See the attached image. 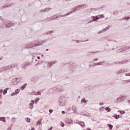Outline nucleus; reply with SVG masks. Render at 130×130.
<instances>
[{
	"instance_id": "1",
	"label": "nucleus",
	"mask_w": 130,
	"mask_h": 130,
	"mask_svg": "<svg viewBox=\"0 0 130 130\" xmlns=\"http://www.w3.org/2000/svg\"><path fill=\"white\" fill-rule=\"evenodd\" d=\"M84 7V5H79L77 7H76L73 11L69 12L68 13H67L66 15L61 16L60 15V17H66V16H69V15H71V14H73V13H74V12H76V11H79L80 9L81 8H83Z\"/></svg>"
},
{
	"instance_id": "2",
	"label": "nucleus",
	"mask_w": 130,
	"mask_h": 130,
	"mask_svg": "<svg viewBox=\"0 0 130 130\" xmlns=\"http://www.w3.org/2000/svg\"><path fill=\"white\" fill-rule=\"evenodd\" d=\"M12 83L14 85H17V84H19V83H20V78H15L13 79Z\"/></svg>"
},
{
	"instance_id": "3",
	"label": "nucleus",
	"mask_w": 130,
	"mask_h": 130,
	"mask_svg": "<svg viewBox=\"0 0 130 130\" xmlns=\"http://www.w3.org/2000/svg\"><path fill=\"white\" fill-rule=\"evenodd\" d=\"M34 103H35V101L33 100H31L30 101V103L29 104V108H30V109H33V108H34V107L33 106V105H34Z\"/></svg>"
},
{
	"instance_id": "4",
	"label": "nucleus",
	"mask_w": 130,
	"mask_h": 130,
	"mask_svg": "<svg viewBox=\"0 0 130 130\" xmlns=\"http://www.w3.org/2000/svg\"><path fill=\"white\" fill-rule=\"evenodd\" d=\"M58 104L60 105V106H64V105H66V102L63 100L59 99L58 102Z\"/></svg>"
},
{
	"instance_id": "5",
	"label": "nucleus",
	"mask_w": 130,
	"mask_h": 130,
	"mask_svg": "<svg viewBox=\"0 0 130 130\" xmlns=\"http://www.w3.org/2000/svg\"><path fill=\"white\" fill-rule=\"evenodd\" d=\"M130 47H125L119 49V51L120 52H122L123 51H125V50H127V49H129Z\"/></svg>"
},
{
	"instance_id": "6",
	"label": "nucleus",
	"mask_w": 130,
	"mask_h": 130,
	"mask_svg": "<svg viewBox=\"0 0 130 130\" xmlns=\"http://www.w3.org/2000/svg\"><path fill=\"white\" fill-rule=\"evenodd\" d=\"M127 71V70L126 69H120L117 72V74H118V75H119V74H122V73H126Z\"/></svg>"
},
{
	"instance_id": "7",
	"label": "nucleus",
	"mask_w": 130,
	"mask_h": 130,
	"mask_svg": "<svg viewBox=\"0 0 130 130\" xmlns=\"http://www.w3.org/2000/svg\"><path fill=\"white\" fill-rule=\"evenodd\" d=\"M73 120L71 118H66L65 119V122L66 123H67V124H70V123H73Z\"/></svg>"
},
{
	"instance_id": "8",
	"label": "nucleus",
	"mask_w": 130,
	"mask_h": 130,
	"mask_svg": "<svg viewBox=\"0 0 130 130\" xmlns=\"http://www.w3.org/2000/svg\"><path fill=\"white\" fill-rule=\"evenodd\" d=\"M56 62H57V61H53L50 62L49 63H48V67H49V68H50L52 66H53V64H54V63H56Z\"/></svg>"
},
{
	"instance_id": "9",
	"label": "nucleus",
	"mask_w": 130,
	"mask_h": 130,
	"mask_svg": "<svg viewBox=\"0 0 130 130\" xmlns=\"http://www.w3.org/2000/svg\"><path fill=\"white\" fill-rule=\"evenodd\" d=\"M92 19H93V20L90 21H89V23H92V22L93 21H97V20H99V17H98V16H93V17H92Z\"/></svg>"
},
{
	"instance_id": "10",
	"label": "nucleus",
	"mask_w": 130,
	"mask_h": 130,
	"mask_svg": "<svg viewBox=\"0 0 130 130\" xmlns=\"http://www.w3.org/2000/svg\"><path fill=\"white\" fill-rule=\"evenodd\" d=\"M57 18H59V16H56V15H53V16L50 17V20L52 21V20H55V19H57Z\"/></svg>"
},
{
	"instance_id": "11",
	"label": "nucleus",
	"mask_w": 130,
	"mask_h": 130,
	"mask_svg": "<svg viewBox=\"0 0 130 130\" xmlns=\"http://www.w3.org/2000/svg\"><path fill=\"white\" fill-rule=\"evenodd\" d=\"M0 121H3V122H6V121H7L6 120V117H0Z\"/></svg>"
},
{
	"instance_id": "12",
	"label": "nucleus",
	"mask_w": 130,
	"mask_h": 130,
	"mask_svg": "<svg viewBox=\"0 0 130 130\" xmlns=\"http://www.w3.org/2000/svg\"><path fill=\"white\" fill-rule=\"evenodd\" d=\"M81 103H87V102H88V100H86V99L83 98L82 99H81Z\"/></svg>"
},
{
	"instance_id": "13",
	"label": "nucleus",
	"mask_w": 130,
	"mask_h": 130,
	"mask_svg": "<svg viewBox=\"0 0 130 130\" xmlns=\"http://www.w3.org/2000/svg\"><path fill=\"white\" fill-rule=\"evenodd\" d=\"M76 123H77L78 124H80V125H81V126H82V127H85V125H82V123H83V124H85V123L83 121L77 122Z\"/></svg>"
},
{
	"instance_id": "14",
	"label": "nucleus",
	"mask_w": 130,
	"mask_h": 130,
	"mask_svg": "<svg viewBox=\"0 0 130 130\" xmlns=\"http://www.w3.org/2000/svg\"><path fill=\"white\" fill-rule=\"evenodd\" d=\"M113 117H114L115 119H118V118L120 117V116H119V115L115 114L113 116Z\"/></svg>"
},
{
	"instance_id": "15",
	"label": "nucleus",
	"mask_w": 130,
	"mask_h": 130,
	"mask_svg": "<svg viewBox=\"0 0 130 130\" xmlns=\"http://www.w3.org/2000/svg\"><path fill=\"white\" fill-rule=\"evenodd\" d=\"M116 63H118L119 64H123L124 63H126V61L116 62Z\"/></svg>"
},
{
	"instance_id": "16",
	"label": "nucleus",
	"mask_w": 130,
	"mask_h": 130,
	"mask_svg": "<svg viewBox=\"0 0 130 130\" xmlns=\"http://www.w3.org/2000/svg\"><path fill=\"white\" fill-rule=\"evenodd\" d=\"M105 64V61H101L98 63V66H102Z\"/></svg>"
},
{
	"instance_id": "17",
	"label": "nucleus",
	"mask_w": 130,
	"mask_h": 130,
	"mask_svg": "<svg viewBox=\"0 0 130 130\" xmlns=\"http://www.w3.org/2000/svg\"><path fill=\"white\" fill-rule=\"evenodd\" d=\"M27 86V83H25L24 85H22L20 89L21 90H24V89H25V88H26V86Z\"/></svg>"
},
{
	"instance_id": "18",
	"label": "nucleus",
	"mask_w": 130,
	"mask_h": 130,
	"mask_svg": "<svg viewBox=\"0 0 130 130\" xmlns=\"http://www.w3.org/2000/svg\"><path fill=\"white\" fill-rule=\"evenodd\" d=\"M106 110L108 112H110V111H111V109H110L109 107H106Z\"/></svg>"
},
{
	"instance_id": "19",
	"label": "nucleus",
	"mask_w": 130,
	"mask_h": 130,
	"mask_svg": "<svg viewBox=\"0 0 130 130\" xmlns=\"http://www.w3.org/2000/svg\"><path fill=\"white\" fill-rule=\"evenodd\" d=\"M107 125H108V126H109V127L110 129H112V128L113 127V125H112L110 124H108Z\"/></svg>"
},
{
	"instance_id": "20",
	"label": "nucleus",
	"mask_w": 130,
	"mask_h": 130,
	"mask_svg": "<svg viewBox=\"0 0 130 130\" xmlns=\"http://www.w3.org/2000/svg\"><path fill=\"white\" fill-rule=\"evenodd\" d=\"M42 120V119H41L40 120L38 121L36 123V125H38L39 124H41Z\"/></svg>"
},
{
	"instance_id": "21",
	"label": "nucleus",
	"mask_w": 130,
	"mask_h": 130,
	"mask_svg": "<svg viewBox=\"0 0 130 130\" xmlns=\"http://www.w3.org/2000/svg\"><path fill=\"white\" fill-rule=\"evenodd\" d=\"M32 64V63H27L24 64V68L26 67H28V66H31Z\"/></svg>"
},
{
	"instance_id": "22",
	"label": "nucleus",
	"mask_w": 130,
	"mask_h": 130,
	"mask_svg": "<svg viewBox=\"0 0 130 130\" xmlns=\"http://www.w3.org/2000/svg\"><path fill=\"white\" fill-rule=\"evenodd\" d=\"M121 98L119 97L117 99V102H121Z\"/></svg>"
},
{
	"instance_id": "23",
	"label": "nucleus",
	"mask_w": 130,
	"mask_h": 130,
	"mask_svg": "<svg viewBox=\"0 0 130 130\" xmlns=\"http://www.w3.org/2000/svg\"><path fill=\"white\" fill-rule=\"evenodd\" d=\"M118 112H120V113H121V114H124V113H125V111H124L119 110Z\"/></svg>"
},
{
	"instance_id": "24",
	"label": "nucleus",
	"mask_w": 130,
	"mask_h": 130,
	"mask_svg": "<svg viewBox=\"0 0 130 130\" xmlns=\"http://www.w3.org/2000/svg\"><path fill=\"white\" fill-rule=\"evenodd\" d=\"M15 93L16 94H19V93H20V89H16Z\"/></svg>"
},
{
	"instance_id": "25",
	"label": "nucleus",
	"mask_w": 130,
	"mask_h": 130,
	"mask_svg": "<svg viewBox=\"0 0 130 130\" xmlns=\"http://www.w3.org/2000/svg\"><path fill=\"white\" fill-rule=\"evenodd\" d=\"M72 109L74 111H76V110H77V107H76V106H73V107H72Z\"/></svg>"
},
{
	"instance_id": "26",
	"label": "nucleus",
	"mask_w": 130,
	"mask_h": 130,
	"mask_svg": "<svg viewBox=\"0 0 130 130\" xmlns=\"http://www.w3.org/2000/svg\"><path fill=\"white\" fill-rule=\"evenodd\" d=\"M7 93H8V90L6 89H4V92H3L4 95H6V94H7Z\"/></svg>"
},
{
	"instance_id": "27",
	"label": "nucleus",
	"mask_w": 130,
	"mask_h": 130,
	"mask_svg": "<svg viewBox=\"0 0 130 130\" xmlns=\"http://www.w3.org/2000/svg\"><path fill=\"white\" fill-rule=\"evenodd\" d=\"M105 109V108L103 107H102L100 108V111H103V110H104Z\"/></svg>"
},
{
	"instance_id": "28",
	"label": "nucleus",
	"mask_w": 130,
	"mask_h": 130,
	"mask_svg": "<svg viewBox=\"0 0 130 130\" xmlns=\"http://www.w3.org/2000/svg\"><path fill=\"white\" fill-rule=\"evenodd\" d=\"M120 98H121L122 101H123V100H124V99H125V98H126L125 96H122Z\"/></svg>"
},
{
	"instance_id": "29",
	"label": "nucleus",
	"mask_w": 130,
	"mask_h": 130,
	"mask_svg": "<svg viewBox=\"0 0 130 130\" xmlns=\"http://www.w3.org/2000/svg\"><path fill=\"white\" fill-rule=\"evenodd\" d=\"M40 100V99L39 98H37L36 100H35V103L36 104L37 103V102H38V101H39Z\"/></svg>"
},
{
	"instance_id": "30",
	"label": "nucleus",
	"mask_w": 130,
	"mask_h": 130,
	"mask_svg": "<svg viewBox=\"0 0 130 130\" xmlns=\"http://www.w3.org/2000/svg\"><path fill=\"white\" fill-rule=\"evenodd\" d=\"M128 19H129V17H124L122 19V20H128Z\"/></svg>"
},
{
	"instance_id": "31",
	"label": "nucleus",
	"mask_w": 130,
	"mask_h": 130,
	"mask_svg": "<svg viewBox=\"0 0 130 130\" xmlns=\"http://www.w3.org/2000/svg\"><path fill=\"white\" fill-rule=\"evenodd\" d=\"M11 26H13V23H10L9 24L7 25V27H11Z\"/></svg>"
},
{
	"instance_id": "32",
	"label": "nucleus",
	"mask_w": 130,
	"mask_h": 130,
	"mask_svg": "<svg viewBox=\"0 0 130 130\" xmlns=\"http://www.w3.org/2000/svg\"><path fill=\"white\" fill-rule=\"evenodd\" d=\"M15 95H17L16 93L15 92H13L11 94V96H15Z\"/></svg>"
},
{
	"instance_id": "33",
	"label": "nucleus",
	"mask_w": 130,
	"mask_h": 130,
	"mask_svg": "<svg viewBox=\"0 0 130 130\" xmlns=\"http://www.w3.org/2000/svg\"><path fill=\"white\" fill-rule=\"evenodd\" d=\"M60 126H62V127H63V126H64V123H63L62 122H61Z\"/></svg>"
},
{
	"instance_id": "34",
	"label": "nucleus",
	"mask_w": 130,
	"mask_h": 130,
	"mask_svg": "<svg viewBox=\"0 0 130 130\" xmlns=\"http://www.w3.org/2000/svg\"><path fill=\"white\" fill-rule=\"evenodd\" d=\"M26 121H27V122H30V121H31V120L30 119V118H27L26 119Z\"/></svg>"
},
{
	"instance_id": "35",
	"label": "nucleus",
	"mask_w": 130,
	"mask_h": 130,
	"mask_svg": "<svg viewBox=\"0 0 130 130\" xmlns=\"http://www.w3.org/2000/svg\"><path fill=\"white\" fill-rule=\"evenodd\" d=\"M50 10V8H46L45 9V12H48Z\"/></svg>"
},
{
	"instance_id": "36",
	"label": "nucleus",
	"mask_w": 130,
	"mask_h": 130,
	"mask_svg": "<svg viewBox=\"0 0 130 130\" xmlns=\"http://www.w3.org/2000/svg\"><path fill=\"white\" fill-rule=\"evenodd\" d=\"M126 84H127V83H130V79L127 80L125 81Z\"/></svg>"
},
{
	"instance_id": "37",
	"label": "nucleus",
	"mask_w": 130,
	"mask_h": 130,
	"mask_svg": "<svg viewBox=\"0 0 130 130\" xmlns=\"http://www.w3.org/2000/svg\"><path fill=\"white\" fill-rule=\"evenodd\" d=\"M49 112H50L51 113H52V112H53V110H52V109H49Z\"/></svg>"
},
{
	"instance_id": "38",
	"label": "nucleus",
	"mask_w": 130,
	"mask_h": 130,
	"mask_svg": "<svg viewBox=\"0 0 130 130\" xmlns=\"http://www.w3.org/2000/svg\"><path fill=\"white\" fill-rule=\"evenodd\" d=\"M6 69H12V66H7L6 67Z\"/></svg>"
},
{
	"instance_id": "39",
	"label": "nucleus",
	"mask_w": 130,
	"mask_h": 130,
	"mask_svg": "<svg viewBox=\"0 0 130 130\" xmlns=\"http://www.w3.org/2000/svg\"><path fill=\"white\" fill-rule=\"evenodd\" d=\"M12 121H15V120H16V118L15 117H13L12 118Z\"/></svg>"
},
{
	"instance_id": "40",
	"label": "nucleus",
	"mask_w": 130,
	"mask_h": 130,
	"mask_svg": "<svg viewBox=\"0 0 130 130\" xmlns=\"http://www.w3.org/2000/svg\"><path fill=\"white\" fill-rule=\"evenodd\" d=\"M3 89L0 90V94L2 95L3 94Z\"/></svg>"
},
{
	"instance_id": "41",
	"label": "nucleus",
	"mask_w": 130,
	"mask_h": 130,
	"mask_svg": "<svg viewBox=\"0 0 130 130\" xmlns=\"http://www.w3.org/2000/svg\"><path fill=\"white\" fill-rule=\"evenodd\" d=\"M52 128H53V127L51 126L50 128H49L48 129V130H51V129H52Z\"/></svg>"
},
{
	"instance_id": "42",
	"label": "nucleus",
	"mask_w": 130,
	"mask_h": 130,
	"mask_svg": "<svg viewBox=\"0 0 130 130\" xmlns=\"http://www.w3.org/2000/svg\"><path fill=\"white\" fill-rule=\"evenodd\" d=\"M38 95H41V92H39V91H38Z\"/></svg>"
},
{
	"instance_id": "43",
	"label": "nucleus",
	"mask_w": 130,
	"mask_h": 130,
	"mask_svg": "<svg viewBox=\"0 0 130 130\" xmlns=\"http://www.w3.org/2000/svg\"><path fill=\"white\" fill-rule=\"evenodd\" d=\"M51 32H52V31H50L47 32V34H50V33H51Z\"/></svg>"
},
{
	"instance_id": "44",
	"label": "nucleus",
	"mask_w": 130,
	"mask_h": 130,
	"mask_svg": "<svg viewBox=\"0 0 130 130\" xmlns=\"http://www.w3.org/2000/svg\"><path fill=\"white\" fill-rule=\"evenodd\" d=\"M93 60H94V61H96V60H98V59H97V58H94V59H93Z\"/></svg>"
},
{
	"instance_id": "45",
	"label": "nucleus",
	"mask_w": 130,
	"mask_h": 130,
	"mask_svg": "<svg viewBox=\"0 0 130 130\" xmlns=\"http://www.w3.org/2000/svg\"><path fill=\"white\" fill-rule=\"evenodd\" d=\"M96 66H98V64L96 63H94L93 66H92V67H95Z\"/></svg>"
},
{
	"instance_id": "46",
	"label": "nucleus",
	"mask_w": 130,
	"mask_h": 130,
	"mask_svg": "<svg viewBox=\"0 0 130 130\" xmlns=\"http://www.w3.org/2000/svg\"><path fill=\"white\" fill-rule=\"evenodd\" d=\"M8 7H10V5H9V6L5 5V8H8Z\"/></svg>"
},
{
	"instance_id": "47",
	"label": "nucleus",
	"mask_w": 130,
	"mask_h": 130,
	"mask_svg": "<svg viewBox=\"0 0 130 130\" xmlns=\"http://www.w3.org/2000/svg\"><path fill=\"white\" fill-rule=\"evenodd\" d=\"M29 130H35V128L34 127H32L31 129H29Z\"/></svg>"
},
{
	"instance_id": "48",
	"label": "nucleus",
	"mask_w": 130,
	"mask_h": 130,
	"mask_svg": "<svg viewBox=\"0 0 130 130\" xmlns=\"http://www.w3.org/2000/svg\"><path fill=\"white\" fill-rule=\"evenodd\" d=\"M104 104L103 103H100V105H104Z\"/></svg>"
},
{
	"instance_id": "49",
	"label": "nucleus",
	"mask_w": 130,
	"mask_h": 130,
	"mask_svg": "<svg viewBox=\"0 0 130 130\" xmlns=\"http://www.w3.org/2000/svg\"><path fill=\"white\" fill-rule=\"evenodd\" d=\"M62 114H64V113H66V112H64V111H62Z\"/></svg>"
},
{
	"instance_id": "50",
	"label": "nucleus",
	"mask_w": 130,
	"mask_h": 130,
	"mask_svg": "<svg viewBox=\"0 0 130 130\" xmlns=\"http://www.w3.org/2000/svg\"><path fill=\"white\" fill-rule=\"evenodd\" d=\"M5 89L8 91V90H10V88L8 87V88H6Z\"/></svg>"
},
{
	"instance_id": "51",
	"label": "nucleus",
	"mask_w": 130,
	"mask_h": 130,
	"mask_svg": "<svg viewBox=\"0 0 130 130\" xmlns=\"http://www.w3.org/2000/svg\"><path fill=\"white\" fill-rule=\"evenodd\" d=\"M3 58H4V57H0V60H2V59H3Z\"/></svg>"
},
{
	"instance_id": "52",
	"label": "nucleus",
	"mask_w": 130,
	"mask_h": 130,
	"mask_svg": "<svg viewBox=\"0 0 130 130\" xmlns=\"http://www.w3.org/2000/svg\"><path fill=\"white\" fill-rule=\"evenodd\" d=\"M2 100V94H0V100Z\"/></svg>"
},
{
	"instance_id": "53",
	"label": "nucleus",
	"mask_w": 130,
	"mask_h": 130,
	"mask_svg": "<svg viewBox=\"0 0 130 130\" xmlns=\"http://www.w3.org/2000/svg\"><path fill=\"white\" fill-rule=\"evenodd\" d=\"M37 58H38V59H39L40 58V57L38 56V57H37Z\"/></svg>"
},
{
	"instance_id": "54",
	"label": "nucleus",
	"mask_w": 130,
	"mask_h": 130,
	"mask_svg": "<svg viewBox=\"0 0 130 130\" xmlns=\"http://www.w3.org/2000/svg\"><path fill=\"white\" fill-rule=\"evenodd\" d=\"M126 76H130L129 74H125Z\"/></svg>"
},
{
	"instance_id": "55",
	"label": "nucleus",
	"mask_w": 130,
	"mask_h": 130,
	"mask_svg": "<svg viewBox=\"0 0 130 130\" xmlns=\"http://www.w3.org/2000/svg\"><path fill=\"white\" fill-rule=\"evenodd\" d=\"M100 33H102V31H101L100 32H98V34H100Z\"/></svg>"
},
{
	"instance_id": "56",
	"label": "nucleus",
	"mask_w": 130,
	"mask_h": 130,
	"mask_svg": "<svg viewBox=\"0 0 130 130\" xmlns=\"http://www.w3.org/2000/svg\"><path fill=\"white\" fill-rule=\"evenodd\" d=\"M80 42H81V41H78L77 43H80Z\"/></svg>"
},
{
	"instance_id": "57",
	"label": "nucleus",
	"mask_w": 130,
	"mask_h": 130,
	"mask_svg": "<svg viewBox=\"0 0 130 130\" xmlns=\"http://www.w3.org/2000/svg\"><path fill=\"white\" fill-rule=\"evenodd\" d=\"M128 103H130V100L128 101Z\"/></svg>"
},
{
	"instance_id": "58",
	"label": "nucleus",
	"mask_w": 130,
	"mask_h": 130,
	"mask_svg": "<svg viewBox=\"0 0 130 130\" xmlns=\"http://www.w3.org/2000/svg\"><path fill=\"white\" fill-rule=\"evenodd\" d=\"M46 51H48V49H46Z\"/></svg>"
},
{
	"instance_id": "59",
	"label": "nucleus",
	"mask_w": 130,
	"mask_h": 130,
	"mask_svg": "<svg viewBox=\"0 0 130 130\" xmlns=\"http://www.w3.org/2000/svg\"><path fill=\"white\" fill-rule=\"evenodd\" d=\"M107 29H108V28H107V27L106 28V30H107Z\"/></svg>"
},
{
	"instance_id": "60",
	"label": "nucleus",
	"mask_w": 130,
	"mask_h": 130,
	"mask_svg": "<svg viewBox=\"0 0 130 130\" xmlns=\"http://www.w3.org/2000/svg\"><path fill=\"white\" fill-rule=\"evenodd\" d=\"M82 125H85V124H84L82 123Z\"/></svg>"
},
{
	"instance_id": "61",
	"label": "nucleus",
	"mask_w": 130,
	"mask_h": 130,
	"mask_svg": "<svg viewBox=\"0 0 130 130\" xmlns=\"http://www.w3.org/2000/svg\"><path fill=\"white\" fill-rule=\"evenodd\" d=\"M94 53H97V51H96V52H94Z\"/></svg>"
},
{
	"instance_id": "62",
	"label": "nucleus",
	"mask_w": 130,
	"mask_h": 130,
	"mask_svg": "<svg viewBox=\"0 0 130 130\" xmlns=\"http://www.w3.org/2000/svg\"><path fill=\"white\" fill-rule=\"evenodd\" d=\"M0 104H2V102H0Z\"/></svg>"
},
{
	"instance_id": "63",
	"label": "nucleus",
	"mask_w": 130,
	"mask_h": 130,
	"mask_svg": "<svg viewBox=\"0 0 130 130\" xmlns=\"http://www.w3.org/2000/svg\"><path fill=\"white\" fill-rule=\"evenodd\" d=\"M89 68H91V65L89 66Z\"/></svg>"
},
{
	"instance_id": "64",
	"label": "nucleus",
	"mask_w": 130,
	"mask_h": 130,
	"mask_svg": "<svg viewBox=\"0 0 130 130\" xmlns=\"http://www.w3.org/2000/svg\"><path fill=\"white\" fill-rule=\"evenodd\" d=\"M41 12H43V10H42Z\"/></svg>"
}]
</instances>
